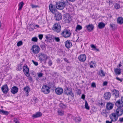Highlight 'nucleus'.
I'll return each mask as SVG.
<instances>
[{
	"mask_svg": "<svg viewBox=\"0 0 123 123\" xmlns=\"http://www.w3.org/2000/svg\"><path fill=\"white\" fill-rule=\"evenodd\" d=\"M38 55L39 59L41 62L44 61L45 60L46 61L49 58V56H47L46 54L42 53H40Z\"/></svg>",
	"mask_w": 123,
	"mask_h": 123,
	"instance_id": "f257e3e1",
	"label": "nucleus"
},
{
	"mask_svg": "<svg viewBox=\"0 0 123 123\" xmlns=\"http://www.w3.org/2000/svg\"><path fill=\"white\" fill-rule=\"evenodd\" d=\"M61 27L59 23H55L53 25V30L57 33L59 32L61 30Z\"/></svg>",
	"mask_w": 123,
	"mask_h": 123,
	"instance_id": "f03ea898",
	"label": "nucleus"
},
{
	"mask_svg": "<svg viewBox=\"0 0 123 123\" xmlns=\"http://www.w3.org/2000/svg\"><path fill=\"white\" fill-rule=\"evenodd\" d=\"M31 50L33 54H38L40 51V48L37 46L34 45H33L31 48Z\"/></svg>",
	"mask_w": 123,
	"mask_h": 123,
	"instance_id": "7ed1b4c3",
	"label": "nucleus"
},
{
	"mask_svg": "<svg viewBox=\"0 0 123 123\" xmlns=\"http://www.w3.org/2000/svg\"><path fill=\"white\" fill-rule=\"evenodd\" d=\"M71 33L70 31L66 29H64L61 33V35L65 38L69 37L71 35Z\"/></svg>",
	"mask_w": 123,
	"mask_h": 123,
	"instance_id": "20e7f679",
	"label": "nucleus"
},
{
	"mask_svg": "<svg viewBox=\"0 0 123 123\" xmlns=\"http://www.w3.org/2000/svg\"><path fill=\"white\" fill-rule=\"evenodd\" d=\"M42 91L45 94H48L50 92V88L47 85H44L42 87Z\"/></svg>",
	"mask_w": 123,
	"mask_h": 123,
	"instance_id": "39448f33",
	"label": "nucleus"
},
{
	"mask_svg": "<svg viewBox=\"0 0 123 123\" xmlns=\"http://www.w3.org/2000/svg\"><path fill=\"white\" fill-rule=\"evenodd\" d=\"M49 8L50 11L53 14L56 13L57 11L56 9L55 6L52 4H50L49 5Z\"/></svg>",
	"mask_w": 123,
	"mask_h": 123,
	"instance_id": "423d86ee",
	"label": "nucleus"
},
{
	"mask_svg": "<svg viewBox=\"0 0 123 123\" xmlns=\"http://www.w3.org/2000/svg\"><path fill=\"white\" fill-rule=\"evenodd\" d=\"M65 4V3L64 2H60L56 3V7L58 9L62 10L64 8Z\"/></svg>",
	"mask_w": 123,
	"mask_h": 123,
	"instance_id": "0eeeda50",
	"label": "nucleus"
},
{
	"mask_svg": "<svg viewBox=\"0 0 123 123\" xmlns=\"http://www.w3.org/2000/svg\"><path fill=\"white\" fill-rule=\"evenodd\" d=\"M64 92L67 95H70L72 97H74V95L72 93V90L66 87L65 89Z\"/></svg>",
	"mask_w": 123,
	"mask_h": 123,
	"instance_id": "6e6552de",
	"label": "nucleus"
},
{
	"mask_svg": "<svg viewBox=\"0 0 123 123\" xmlns=\"http://www.w3.org/2000/svg\"><path fill=\"white\" fill-rule=\"evenodd\" d=\"M115 113L118 117L121 116L123 114V110L121 108H118L116 111Z\"/></svg>",
	"mask_w": 123,
	"mask_h": 123,
	"instance_id": "1a4fd4ad",
	"label": "nucleus"
},
{
	"mask_svg": "<svg viewBox=\"0 0 123 123\" xmlns=\"http://www.w3.org/2000/svg\"><path fill=\"white\" fill-rule=\"evenodd\" d=\"M86 56L85 54H81L78 57V59L80 62H84L86 59Z\"/></svg>",
	"mask_w": 123,
	"mask_h": 123,
	"instance_id": "9d476101",
	"label": "nucleus"
},
{
	"mask_svg": "<svg viewBox=\"0 0 123 123\" xmlns=\"http://www.w3.org/2000/svg\"><path fill=\"white\" fill-rule=\"evenodd\" d=\"M23 70L26 76H29L30 75L29 69L27 66L23 67Z\"/></svg>",
	"mask_w": 123,
	"mask_h": 123,
	"instance_id": "9b49d317",
	"label": "nucleus"
},
{
	"mask_svg": "<svg viewBox=\"0 0 123 123\" xmlns=\"http://www.w3.org/2000/svg\"><path fill=\"white\" fill-rule=\"evenodd\" d=\"M118 117L116 116L115 113H113L110 115V118L111 121L115 122L117 120Z\"/></svg>",
	"mask_w": 123,
	"mask_h": 123,
	"instance_id": "f8f14e48",
	"label": "nucleus"
},
{
	"mask_svg": "<svg viewBox=\"0 0 123 123\" xmlns=\"http://www.w3.org/2000/svg\"><path fill=\"white\" fill-rule=\"evenodd\" d=\"M113 106L114 104L113 103L108 102L106 104V109L108 110H110L112 109Z\"/></svg>",
	"mask_w": 123,
	"mask_h": 123,
	"instance_id": "ddd939ff",
	"label": "nucleus"
},
{
	"mask_svg": "<svg viewBox=\"0 0 123 123\" xmlns=\"http://www.w3.org/2000/svg\"><path fill=\"white\" fill-rule=\"evenodd\" d=\"M64 19L66 23H69L71 20V17L69 14H66L64 16Z\"/></svg>",
	"mask_w": 123,
	"mask_h": 123,
	"instance_id": "4468645a",
	"label": "nucleus"
},
{
	"mask_svg": "<svg viewBox=\"0 0 123 123\" xmlns=\"http://www.w3.org/2000/svg\"><path fill=\"white\" fill-rule=\"evenodd\" d=\"M1 90L4 94H6L8 91V88L7 85H3L1 88Z\"/></svg>",
	"mask_w": 123,
	"mask_h": 123,
	"instance_id": "2eb2a0df",
	"label": "nucleus"
},
{
	"mask_svg": "<svg viewBox=\"0 0 123 123\" xmlns=\"http://www.w3.org/2000/svg\"><path fill=\"white\" fill-rule=\"evenodd\" d=\"M115 105L118 108H121L123 106V103L121 100L119 99L116 102Z\"/></svg>",
	"mask_w": 123,
	"mask_h": 123,
	"instance_id": "dca6fc26",
	"label": "nucleus"
},
{
	"mask_svg": "<svg viewBox=\"0 0 123 123\" xmlns=\"http://www.w3.org/2000/svg\"><path fill=\"white\" fill-rule=\"evenodd\" d=\"M55 92L57 94L60 95L63 93V90L61 88H57L55 89Z\"/></svg>",
	"mask_w": 123,
	"mask_h": 123,
	"instance_id": "f3484780",
	"label": "nucleus"
},
{
	"mask_svg": "<svg viewBox=\"0 0 123 123\" xmlns=\"http://www.w3.org/2000/svg\"><path fill=\"white\" fill-rule=\"evenodd\" d=\"M86 29L89 32H90L92 31L94 28V26L92 24H89L88 25L86 26Z\"/></svg>",
	"mask_w": 123,
	"mask_h": 123,
	"instance_id": "a211bd4d",
	"label": "nucleus"
},
{
	"mask_svg": "<svg viewBox=\"0 0 123 123\" xmlns=\"http://www.w3.org/2000/svg\"><path fill=\"white\" fill-rule=\"evenodd\" d=\"M66 47L68 49H69L72 46V44L69 40H67L65 43Z\"/></svg>",
	"mask_w": 123,
	"mask_h": 123,
	"instance_id": "6ab92c4d",
	"label": "nucleus"
},
{
	"mask_svg": "<svg viewBox=\"0 0 123 123\" xmlns=\"http://www.w3.org/2000/svg\"><path fill=\"white\" fill-rule=\"evenodd\" d=\"M55 14V16L57 20L58 21L61 19L62 16L61 13L57 12Z\"/></svg>",
	"mask_w": 123,
	"mask_h": 123,
	"instance_id": "aec40b11",
	"label": "nucleus"
},
{
	"mask_svg": "<svg viewBox=\"0 0 123 123\" xmlns=\"http://www.w3.org/2000/svg\"><path fill=\"white\" fill-rule=\"evenodd\" d=\"M111 94L110 92H107L104 94V97L107 100H109L111 97Z\"/></svg>",
	"mask_w": 123,
	"mask_h": 123,
	"instance_id": "412c9836",
	"label": "nucleus"
},
{
	"mask_svg": "<svg viewBox=\"0 0 123 123\" xmlns=\"http://www.w3.org/2000/svg\"><path fill=\"white\" fill-rule=\"evenodd\" d=\"M18 89L16 86L13 87L11 89V92L13 94H15L17 93L18 92Z\"/></svg>",
	"mask_w": 123,
	"mask_h": 123,
	"instance_id": "4be33fe9",
	"label": "nucleus"
},
{
	"mask_svg": "<svg viewBox=\"0 0 123 123\" xmlns=\"http://www.w3.org/2000/svg\"><path fill=\"white\" fill-rule=\"evenodd\" d=\"M24 90L26 93V95L28 96L29 95V93L30 91V89L28 86H26L24 89Z\"/></svg>",
	"mask_w": 123,
	"mask_h": 123,
	"instance_id": "5701e85b",
	"label": "nucleus"
},
{
	"mask_svg": "<svg viewBox=\"0 0 123 123\" xmlns=\"http://www.w3.org/2000/svg\"><path fill=\"white\" fill-rule=\"evenodd\" d=\"M113 92V93L112 95L114 96L116 98L119 97V93L118 91L116 90H114Z\"/></svg>",
	"mask_w": 123,
	"mask_h": 123,
	"instance_id": "b1692460",
	"label": "nucleus"
},
{
	"mask_svg": "<svg viewBox=\"0 0 123 123\" xmlns=\"http://www.w3.org/2000/svg\"><path fill=\"white\" fill-rule=\"evenodd\" d=\"M58 114L61 116L64 115V111L62 108L59 109L57 111Z\"/></svg>",
	"mask_w": 123,
	"mask_h": 123,
	"instance_id": "393cba45",
	"label": "nucleus"
},
{
	"mask_svg": "<svg viewBox=\"0 0 123 123\" xmlns=\"http://www.w3.org/2000/svg\"><path fill=\"white\" fill-rule=\"evenodd\" d=\"M42 115L41 113L40 112H37L36 114H34L32 116V117L34 118H36L41 117Z\"/></svg>",
	"mask_w": 123,
	"mask_h": 123,
	"instance_id": "a878e982",
	"label": "nucleus"
},
{
	"mask_svg": "<svg viewBox=\"0 0 123 123\" xmlns=\"http://www.w3.org/2000/svg\"><path fill=\"white\" fill-rule=\"evenodd\" d=\"M114 71L116 75H120L121 73V69L120 68H115Z\"/></svg>",
	"mask_w": 123,
	"mask_h": 123,
	"instance_id": "bb28decb",
	"label": "nucleus"
},
{
	"mask_svg": "<svg viewBox=\"0 0 123 123\" xmlns=\"http://www.w3.org/2000/svg\"><path fill=\"white\" fill-rule=\"evenodd\" d=\"M117 22L120 24L123 23V18L122 17H119L117 19Z\"/></svg>",
	"mask_w": 123,
	"mask_h": 123,
	"instance_id": "cd10ccee",
	"label": "nucleus"
},
{
	"mask_svg": "<svg viewBox=\"0 0 123 123\" xmlns=\"http://www.w3.org/2000/svg\"><path fill=\"white\" fill-rule=\"evenodd\" d=\"M54 36L50 34H48L45 36V38L47 40H51V39H53Z\"/></svg>",
	"mask_w": 123,
	"mask_h": 123,
	"instance_id": "c85d7f7f",
	"label": "nucleus"
},
{
	"mask_svg": "<svg viewBox=\"0 0 123 123\" xmlns=\"http://www.w3.org/2000/svg\"><path fill=\"white\" fill-rule=\"evenodd\" d=\"M105 26V24L103 22H101L98 24V27L100 29H101L104 28Z\"/></svg>",
	"mask_w": 123,
	"mask_h": 123,
	"instance_id": "c756f323",
	"label": "nucleus"
},
{
	"mask_svg": "<svg viewBox=\"0 0 123 123\" xmlns=\"http://www.w3.org/2000/svg\"><path fill=\"white\" fill-rule=\"evenodd\" d=\"M24 3L23 2H20L18 4L19 8L18 10H21L23 6Z\"/></svg>",
	"mask_w": 123,
	"mask_h": 123,
	"instance_id": "7c9ffc66",
	"label": "nucleus"
},
{
	"mask_svg": "<svg viewBox=\"0 0 123 123\" xmlns=\"http://www.w3.org/2000/svg\"><path fill=\"white\" fill-rule=\"evenodd\" d=\"M99 74L101 77H104L105 76V74L102 70H100V71L99 72Z\"/></svg>",
	"mask_w": 123,
	"mask_h": 123,
	"instance_id": "2f4dec72",
	"label": "nucleus"
},
{
	"mask_svg": "<svg viewBox=\"0 0 123 123\" xmlns=\"http://www.w3.org/2000/svg\"><path fill=\"white\" fill-rule=\"evenodd\" d=\"M73 119L76 122H79L81 120V118L79 117H78L76 118L75 117L73 118Z\"/></svg>",
	"mask_w": 123,
	"mask_h": 123,
	"instance_id": "473e14b6",
	"label": "nucleus"
},
{
	"mask_svg": "<svg viewBox=\"0 0 123 123\" xmlns=\"http://www.w3.org/2000/svg\"><path fill=\"white\" fill-rule=\"evenodd\" d=\"M107 112L106 110H103V111L101 112V114L105 117H107Z\"/></svg>",
	"mask_w": 123,
	"mask_h": 123,
	"instance_id": "72a5a7b5",
	"label": "nucleus"
},
{
	"mask_svg": "<svg viewBox=\"0 0 123 123\" xmlns=\"http://www.w3.org/2000/svg\"><path fill=\"white\" fill-rule=\"evenodd\" d=\"M91 47L92 49V50L96 51H99V50L98 49H97L96 46L93 44H92L91 45Z\"/></svg>",
	"mask_w": 123,
	"mask_h": 123,
	"instance_id": "f704fd0d",
	"label": "nucleus"
},
{
	"mask_svg": "<svg viewBox=\"0 0 123 123\" xmlns=\"http://www.w3.org/2000/svg\"><path fill=\"white\" fill-rule=\"evenodd\" d=\"M85 107L86 109L88 110H89L90 109V108L88 106V104L87 103V102L86 101L85 104Z\"/></svg>",
	"mask_w": 123,
	"mask_h": 123,
	"instance_id": "c9c22d12",
	"label": "nucleus"
},
{
	"mask_svg": "<svg viewBox=\"0 0 123 123\" xmlns=\"http://www.w3.org/2000/svg\"><path fill=\"white\" fill-rule=\"evenodd\" d=\"M82 28V26L80 25H77L75 31H77V30H81Z\"/></svg>",
	"mask_w": 123,
	"mask_h": 123,
	"instance_id": "e433bc0d",
	"label": "nucleus"
},
{
	"mask_svg": "<svg viewBox=\"0 0 123 123\" xmlns=\"http://www.w3.org/2000/svg\"><path fill=\"white\" fill-rule=\"evenodd\" d=\"M114 7L116 9H118L120 8V5L118 3H116L114 5Z\"/></svg>",
	"mask_w": 123,
	"mask_h": 123,
	"instance_id": "4c0bfd02",
	"label": "nucleus"
},
{
	"mask_svg": "<svg viewBox=\"0 0 123 123\" xmlns=\"http://www.w3.org/2000/svg\"><path fill=\"white\" fill-rule=\"evenodd\" d=\"M54 38L57 42H59L60 41V39L58 37H56L55 36H54L53 39Z\"/></svg>",
	"mask_w": 123,
	"mask_h": 123,
	"instance_id": "58836bf2",
	"label": "nucleus"
},
{
	"mask_svg": "<svg viewBox=\"0 0 123 123\" xmlns=\"http://www.w3.org/2000/svg\"><path fill=\"white\" fill-rule=\"evenodd\" d=\"M31 40L34 42H37V37H34L32 38Z\"/></svg>",
	"mask_w": 123,
	"mask_h": 123,
	"instance_id": "ea45409f",
	"label": "nucleus"
},
{
	"mask_svg": "<svg viewBox=\"0 0 123 123\" xmlns=\"http://www.w3.org/2000/svg\"><path fill=\"white\" fill-rule=\"evenodd\" d=\"M23 43L22 41H20L18 42L17 43V45L18 46H20L22 45Z\"/></svg>",
	"mask_w": 123,
	"mask_h": 123,
	"instance_id": "a19ab883",
	"label": "nucleus"
},
{
	"mask_svg": "<svg viewBox=\"0 0 123 123\" xmlns=\"http://www.w3.org/2000/svg\"><path fill=\"white\" fill-rule=\"evenodd\" d=\"M2 113L4 115H7L8 113V112L7 111H4L3 110L2 111Z\"/></svg>",
	"mask_w": 123,
	"mask_h": 123,
	"instance_id": "79ce46f5",
	"label": "nucleus"
},
{
	"mask_svg": "<svg viewBox=\"0 0 123 123\" xmlns=\"http://www.w3.org/2000/svg\"><path fill=\"white\" fill-rule=\"evenodd\" d=\"M48 63L49 66H51L52 64V61L51 60H49L48 62Z\"/></svg>",
	"mask_w": 123,
	"mask_h": 123,
	"instance_id": "37998d69",
	"label": "nucleus"
},
{
	"mask_svg": "<svg viewBox=\"0 0 123 123\" xmlns=\"http://www.w3.org/2000/svg\"><path fill=\"white\" fill-rule=\"evenodd\" d=\"M13 121L15 123H19V121L16 118L14 119Z\"/></svg>",
	"mask_w": 123,
	"mask_h": 123,
	"instance_id": "c03bdc74",
	"label": "nucleus"
},
{
	"mask_svg": "<svg viewBox=\"0 0 123 123\" xmlns=\"http://www.w3.org/2000/svg\"><path fill=\"white\" fill-rule=\"evenodd\" d=\"M31 6L32 8H36L38 7V6L34 5L32 4H31Z\"/></svg>",
	"mask_w": 123,
	"mask_h": 123,
	"instance_id": "a18cd8bd",
	"label": "nucleus"
},
{
	"mask_svg": "<svg viewBox=\"0 0 123 123\" xmlns=\"http://www.w3.org/2000/svg\"><path fill=\"white\" fill-rule=\"evenodd\" d=\"M32 62L33 63V64L36 66H37L38 65V63L36 62H35L33 60H32Z\"/></svg>",
	"mask_w": 123,
	"mask_h": 123,
	"instance_id": "49530a36",
	"label": "nucleus"
},
{
	"mask_svg": "<svg viewBox=\"0 0 123 123\" xmlns=\"http://www.w3.org/2000/svg\"><path fill=\"white\" fill-rule=\"evenodd\" d=\"M43 75V74L41 73H38L37 74L38 76L39 77H42Z\"/></svg>",
	"mask_w": 123,
	"mask_h": 123,
	"instance_id": "de8ad7c7",
	"label": "nucleus"
},
{
	"mask_svg": "<svg viewBox=\"0 0 123 123\" xmlns=\"http://www.w3.org/2000/svg\"><path fill=\"white\" fill-rule=\"evenodd\" d=\"M91 86L93 87H96V85L95 83H92L91 84Z\"/></svg>",
	"mask_w": 123,
	"mask_h": 123,
	"instance_id": "09e8293b",
	"label": "nucleus"
},
{
	"mask_svg": "<svg viewBox=\"0 0 123 123\" xmlns=\"http://www.w3.org/2000/svg\"><path fill=\"white\" fill-rule=\"evenodd\" d=\"M38 37L39 39L41 40L43 37V35L42 34H40L39 35Z\"/></svg>",
	"mask_w": 123,
	"mask_h": 123,
	"instance_id": "8fccbe9b",
	"label": "nucleus"
},
{
	"mask_svg": "<svg viewBox=\"0 0 123 123\" xmlns=\"http://www.w3.org/2000/svg\"><path fill=\"white\" fill-rule=\"evenodd\" d=\"M85 95L84 94H83L82 95L81 98L83 100L85 99Z\"/></svg>",
	"mask_w": 123,
	"mask_h": 123,
	"instance_id": "3c124183",
	"label": "nucleus"
},
{
	"mask_svg": "<svg viewBox=\"0 0 123 123\" xmlns=\"http://www.w3.org/2000/svg\"><path fill=\"white\" fill-rule=\"evenodd\" d=\"M33 100L36 103L38 101L37 98H33Z\"/></svg>",
	"mask_w": 123,
	"mask_h": 123,
	"instance_id": "603ef678",
	"label": "nucleus"
},
{
	"mask_svg": "<svg viewBox=\"0 0 123 123\" xmlns=\"http://www.w3.org/2000/svg\"><path fill=\"white\" fill-rule=\"evenodd\" d=\"M119 121L121 122H122L123 121V118H120Z\"/></svg>",
	"mask_w": 123,
	"mask_h": 123,
	"instance_id": "864d4df0",
	"label": "nucleus"
},
{
	"mask_svg": "<svg viewBox=\"0 0 123 123\" xmlns=\"http://www.w3.org/2000/svg\"><path fill=\"white\" fill-rule=\"evenodd\" d=\"M64 60L65 61L67 62V63H69V61L67 58H65L64 59Z\"/></svg>",
	"mask_w": 123,
	"mask_h": 123,
	"instance_id": "5fc2aeb1",
	"label": "nucleus"
},
{
	"mask_svg": "<svg viewBox=\"0 0 123 123\" xmlns=\"http://www.w3.org/2000/svg\"><path fill=\"white\" fill-rule=\"evenodd\" d=\"M116 79H117V80H119V81H120L121 82H122V80L121 79H120L118 77H116Z\"/></svg>",
	"mask_w": 123,
	"mask_h": 123,
	"instance_id": "6e6d98bb",
	"label": "nucleus"
},
{
	"mask_svg": "<svg viewBox=\"0 0 123 123\" xmlns=\"http://www.w3.org/2000/svg\"><path fill=\"white\" fill-rule=\"evenodd\" d=\"M28 79L29 80H30L31 81H32V78L30 76L28 78Z\"/></svg>",
	"mask_w": 123,
	"mask_h": 123,
	"instance_id": "4d7b16f0",
	"label": "nucleus"
},
{
	"mask_svg": "<svg viewBox=\"0 0 123 123\" xmlns=\"http://www.w3.org/2000/svg\"><path fill=\"white\" fill-rule=\"evenodd\" d=\"M107 84V82L106 81L104 82H103V85L106 86Z\"/></svg>",
	"mask_w": 123,
	"mask_h": 123,
	"instance_id": "13d9d810",
	"label": "nucleus"
},
{
	"mask_svg": "<svg viewBox=\"0 0 123 123\" xmlns=\"http://www.w3.org/2000/svg\"><path fill=\"white\" fill-rule=\"evenodd\" d=\"M91 64H93V62H91V63H90V67L91 68H92L93 67V66L92 65H91Z\"/></svg>",
	"mask_w": 123,
	"mask_h": 123,
	"instance_id": "bf43d9fd",
	"label": "nucleus"
},
{
	"mask_svg": "<svg viewBox=\"0 0 123 123\" xmlns=\"http://www.w3.org/2000/svg\"><path fill=\"white\" fill-rule=\"evenodd\" d=\"M106 123H112L111 122H110L109 121H106Z\"/></svg>",
	"mask_w": 123,
	"mask_h": 123,
	"instance_id": "052dcab7",
	"label": "nucleus"
},
{
	"mask_svg": "<svg viewBox=\"0 0 123 123\" xmlns=\"http://www.w3.org/2000/svg\"><path fill=\"white\" fill-rule=\"evenodd\" d=\"M110 26L111 28H113L114 27V25L113 24H110Z\"/></svg>",
	"mask_w": 123,
	"mask_h": 123,
	"instance_id": "680f3d73",
	"label": "nucleus"
},
{
	"mask_svg": "<svg viewBox=\"0 0 123 123\" xmlns=\"http://www.w3.org/2000/svg\"><path fill=\"white\" fill-rule=\"evenodd\" d=\"M69 1L72 2H74V1L75 0H68Z\"/></svg>",
	"mask_w": 123,
	"mask_h": 123,
	"instance_id": "e2e57ef3",
	"label": "nucleus"
},
{
	"mask_svg": "<svg viewBox=\"0 0 123 123\" xmlns=\"http://www.w3.org/2000/svg\"><path fill=\"white\" fill-rule=\"evenodd\" d=\"M35 26L37 27V28H39V25H35Z\"/></svg>",
	"mask_w": 123,
	"mask_h": 123,
	"instance_id": "0e129e2a",
	"label": "nucleus"
},
{
	"mask_svg": "<svg viewBox=\"0 0 123 123\" xmlns=\"http://www.w3.org/2000/svg\"><path fill=\"white\" fill-rule=\"evenodd\" d=\"M121 66H122V65L121 63L119 64V67H121Z\"/></svg>",
	"mask_w": 123,
	"mask_h": 123,
	"instance_id": "69168bd1",
	"label": "nucleus"
},
{
	"mask_svg": "<svg viewBox=\"0 0 123 123\" xmlns=\"http://www.w3.org/2000/svg\"><path fill=\"white\" fill-rule=\"evenodd\" d=\"M3 110H1L0 109V113H2V111Z\"/></svg>",
	"mask_w": 123,
	"mask_h": 123,
	"instance_id": "338daca9",
	"label": "nucleus"
},
{
	"mask_svg": "<svg viewBox=\"0 0 123 123\" xmlns=\"http://www.w3.org/2000/svg\"><path fill=\"white\" fill-rule=\"evenodd\" d=\"M111 2V0H109V2L110 3Z\"/></svg>",
	"mask_w": 123,
	"mask_h": 123,
	"instance_id": "774afa93",
	"label": "nucleus"
}]
</instances>
